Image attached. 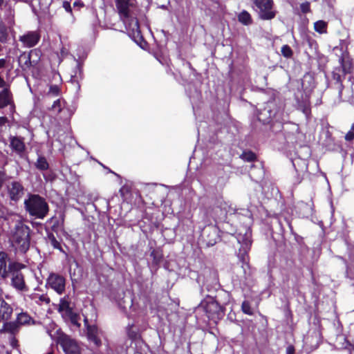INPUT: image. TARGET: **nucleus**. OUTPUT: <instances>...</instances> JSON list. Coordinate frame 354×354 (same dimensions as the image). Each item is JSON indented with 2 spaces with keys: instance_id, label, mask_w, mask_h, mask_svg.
Returning a JSON list of instances; mask_svg holds the SVG:
<instances>
[{
  "instance_id": "24",
  "label": "nucleus",
  "mask_w": 354,
  "mask_h": 354,
  "mask_svg": "<svg viewBox=\"0 0 354 354\" xmlns=\"http://www.w3.org/2000/svg\"><path fill=\"white\" fill-rule=\"evenodd\" d=\"M239 21L244 24L249 25L252 23V17L251 15L247 11H242L238 16Z\"/></svg>"
},
{
  "instance_id": "9",
  "label": "nucleus",
  "mask_w": 354,
  "mask_h": 354,
  "mask_svg": "<svg viewBox=\"0 0 354 354\" xmlns=\"http://www.w3.org/2000/svg\"><path fill=\"white\" fill-rule=\"evenodd\" d=\"M7 191L10 198L17 201L24 195V187L18 181H12L7 185Z\"/></svg>"
},
{
  "instance_id": "27",
  "label": "nucleus",
  "mask_w": 354,
  "mask_h": 354,
  "mask_svg": "<svg viewBox=\"0 0 354 354\" xmlns=\"http://www.w3.org/2000/svg\"><path fill=\"white\" fill-rule=\"evenodd\" d=\"M3 324V330L11 333H14L17 330L18 324L16 322H5Z\"/></svg>"
},
{
  "instance_id": "32",
  "label": "nucleus",
  "mask_w": 354,
  "mask_h": 354,
  "mask_svg": "<svg viewBox=\"0 0 354 354\" xmlns=\"http://www.w3.org/2000/svg\"><path fill=\"white\" fill-rule=\"evenodd\" d=\"M345 139L348 141L354 140V124L352 125L351 131L345 136Z\"/></svg>"
},
{
  "instance_id": "28",
  "label": "nucleus",
  "mask_w": 354,
  "mask_h": 354,
  "mask_svg": "<svg viewBox=\"0 0 354 354\" xmlns=\"http://www.w3.org/2000/svg\"><path fill=\"white\" fill-rule=\"evenodd\" d=\"M241 310L243 312V313H245L246 315H253V310L250 306V303L248 301H244L242 303Z\"/></svg>"
},
{
  "instance_id": "19",
  "label": "nucleus",
  "mask_w": 354,
  "mask_h": 354,
  "mask_svg": "<svg viewBox=\"0 0 354 354\" xmlns=\"http://www.w3.org/2000/svg\"><path fill=\"white\" fill-rule=\"evenodd\" d=\"M30 298L37 304L41 305L43 304H48L50 301L49 298L46 295H39L34 293L30 295Z\"/></svg>"
},
{
  "instance_id": "21",
  "label": "nucleus",
  "mask_w": 354,
  "mask_h": 354,
  "mask_svg": "<svg viewBox=\"0 0 354 354\" xmlns=\"http://www.w3.org/2000/svg\"><path fill=\"white\" fill-rule=\"evenodd\" d=\"M206 231H208L209 232V235L211 236V238L207 241V245H214L218 239L216 229L214 227L209 226L206 229Z\"/></svg>"
},
{
  "instance_id": "4",
  "label": "nucleus",
  "mask_w": 354,
  "mask_h": 354,
  "mask_svg": "<svg viewBox=\"0 0 354 354\" xmlns=\"http://www.w3.org/2000/svg\"><path fill=\"white\" fill-rule=\"evenodd\" d=\"M250 236L251 233L250 229L245 227L243 229V233H242V232H237L236 236L237 241L241 245V248L239 250L238 257L239 259L246 265L248 261L247 252L250 250V247L251 245Z\"/></svg>"
},
{
  "instance_id": "17",
  "label": "nucleus",
  "mask_w": 354,
  "mask_h": 354,
  "mask_svg": "<svg viewBox=\"0 0 354 354\" xmlns=\"http://www.w3.org/2000/svg\"><path fill=\"white\" fill-rule=\"evenodd\" d=\"M10 102V93L8 89H4L0 93V109L6 106Z\"/></svg>"
},
{
  "instance_id": "7",
  "label": "nucleus",
  "mask_w": 354,
  "mask_h": 354,
  "mask_svg": "<svg viewBox=\"0 0 354 354\" xmlns=\"http://www.w3.org/2000/svg\"><path fill=\"white\" fill-rule=\"evenodd\" d=\"M56 343L62 346L66 354H80V350L77 343L64 333L58 336Z\"/></svg>"
},
{
  "instance_id": "38",
  "label": "nucleus",
  "mask_w": 354,
  "mask_h": 354,
  "mask_svg": "<svg viewBox=\"0 0 354 354\" xmlns=\"http://www.w3.org/2000/svg\"><path fill=\"white\" fill-rule=\"evenodd\" d=\"M8 12H9V14L8 15L7 20H8V24H11L12 23V19H13L14 14L11 9H9Z\"/></svg>"
},
{
  "instance_id": "29",
  "label": "nucleus",
  "mask_w": 354,
  "mask_h": 354,
  "mask_svg": "<svg viewBox=\"0 0 354 354\" xmlns=\"http://www.w3.org/2000/svg\"><path fill=\"white\" fill-rule=\"evenodd\" d=\"M281 51L282 55L286 58H290L292 55V50L288 45H283Z\"/></svg>"
},
{
  "instance_id": "2",
  "label": "nucleus",
  "mask_w": 354,
  "mask_h": 354,
  "mask_svg": "<svg viewBox=\"0 0 354 354\" xmlns=\"http://www.w3.org/2000/svg\"><path fill=\"white\" fill-rule=\"evenodd\" d=\"M30 228L21 223L16 225L10 240L17 252L25 253L28 250L30 245Z\"/></svg>"
},
{
  "instance_id": "36",
  "label": "nucleus",
  "mask_w": 354,
  "mask_h": 354,
  "mask_svg": "<svg viewBox=\"0 0 354 354\" xmlns=\"http://www.w3.org/2000/svg\"><path fill=\"white\" fill-rule=\"evenodd\" d=\"M51 244L55 248H59L60 244L54 236L50 238Z\"/></svg>"
},
{
  "instance_id": "22",
  "label": "nucleus",
  "mask_w": 354,
  "mask_h": 354,
  "mask_svg": "<svg viewBox=\"0 0 354 354\" xmlns=\"http://www.w3.org/2000/svg\"><path fill=\"white\" fill-rule=\"evenodd\" d=\"M65 106V102L63 100L58 99L54 102V103L52 105V110L57 113H60L62 111H65L64 110Z\"/></svg>"
},
{
  "instance_id": "34",
  "label": "nucleus",
  "mask_w": 354,
  "mask_h": 354,
  "mask_svg": "<svg viewBox=\"0 0 354 354\" xmlns=\"http://www.w3.org/2000/svg\"><path fill=\"white\" fill-rule=\"evenodd\" d=\"M63 8L65 9V10L69 13H72V8L71 6V3L68 1H64L63 2Z\"/></svg>"
},
{
  "instance_id": "39",
  "label": "nucleus",
  "mask_w": 354,
  "mask_h": 354,
  "mask_svg": "<svg viewBox=\"0 0 354 354\" xmlns=\"http://www.w3.org/2000/svg\"><path fill=\"white\" fill-rule=\"evenodd\" d=\"M286 354H295V348L292 346H288L286 348Z\"/></svg>"
},
{
  "instance_id": "3",
  "label": "nucleus",
  "mask_w": 354,
  "mask_h": 354,
  "mask_svg": "<svg viewBox=\"0 0 354 354\" xmlns=\"http://www.w3.org/2000/svg\"><path fill=\"white\" fill-rule=\"evenodd\" d=\"M26 211L37 218H44L48 212V205L46 201L39 195H30L24 201Z\"/></svg>"
},
{
  "instance_id": "8",
  "label": "nucleus",
  "mask_w": 354,
  "mask_h": 354,
  "mask_svg": "<svg viewBox=\"0 0 354 354\" xmlns=\"http://www.w3.org/2000/svg\"><path fill=\"white\" fill-rule=\"evenodd\" d=\"M65 285L64 277L57 274L51 273L47 279V286L59 295H62L64 292Z\"/></svg>"
},
{
  "instance_id": "26",
  "label": "nucleus",
  "mask_w": 354,
  "mask_h": 354,
  "mask_svg": "<svg viewBox=\"0 0 354 354\" xmlns=\"http://www.w3.org/2000/svg\"><path fill=\"white\" fill-rule=\"evenodd\" d=\"M327 24L324 21L319 20L314 24V28L316 32L323 34L326 32Z\"/></svg>"
},
{
  "instance_id": "10",
  "label": "nucleus",
  "mask_w": 354,
  "mask_h": 354,
  "mask_svg": "<svg viewBox=\"0 0 354 354\" xmlns=\"http://www.w3.org/2000/svg\"><path fill=\"white\" fill-rule=\"evenodd\" d=\"M40 39L39 34L36 31H30L19 37L24 47L31 48L37 45Z\"/></svg>"
},
{
  "instance_id": "30",
  "label": "nucleus",
  "mask_w": 354,
  "mask_h": 354,
  "mask_svg": "<svg viewBox=\"0 0 354 354\" xmlns=\"http://www.w3.org/2000/svg\"><path fill=\"white\" fill-rule=\"evenodd\" d=\"M299 109L306 116L310 113V104L308 102H305L303 104L299 105Z\"/></svg>"
},
{
  "instance_id": "37",
  "label": "nucleus",
  "mask_w": 354,
  "mask_h": 354,
  "mask_svg": "<svg viewBox=\"0 0 354 354\" xmlns=\"http://www.w3.org/2000/svg\"><path fill=\"white\" fill-rule=\"evenodd\" d=\"M301 9L303 12H307L310 10V6L308 3H304L301 5Z\"/></svg>"
},
{
  "instance_id": "41",
  "label": "nucleus",
  "mask_w": 354,
  "mask_h": 354,
  "mask_svg": "<svg viewBox=\"0 0 354 354\" xmlns=\"http://www.w3.org/2000/svg\"><path fill=\"white\" fill-rule=\"evenodd\" d=\"M6 63V59H0V68L4 67L5 64Z\"/></svg>"
},
{
  "instance_id": "31",
  "label": "nucleus",
  "mask_w": 354,
  "mask_h": 354,
  "mask_svg": "<svg viewBox=\"0 0 354 354\" xmlns=\"http://www.w3.org/2000/svg\"><path fill=\"white\" fill-rule=\"evenodd\" d=\"M242 156L243 160L248 162L253 161L256 158L255 154L252 152H245L242 155Z\"/></svg>"
},
{
  "instance_id": "35",
  "label": "nucleus",
  "mask_w": 354,
  "mask_h": 354,
  "mask_svg": "<svg viewBox=\"0 0 354 354\" xmlns=\"http://www.w3.org/2000/svg\"><path fill=\"white\" fill-rule=\"evenodd\" d=\"M59 93V88L57 86H51L49 89V93L53 95H57Z\"/></svg>"
},
{
  "instance_id": "18",
  "label": "nucleus",
  "mask_w": 354,
  "mask_h": 354,
  "mask_svg": "<svg viewBox=\"0 0 354 354\" xmlns=\"http://www.w3.org/2000/svg\"><path fill=\"white\" fill-rule=\"evenodd\" d=\"M220 308H221L217 302L212 301L207 305L205 310L207 313V316L210 317H212L214 313H218L220 310Z\"/></svg>"
},
{
  "instance_id": "15",
  "label": "nucleus",
  "mask_w": 354,
  "mask_h": 354,
  "mask_svg": "<svg viewBox=\"0 0 354 354\" xmlns=\"http://www.w3.org/2000/svg\"><path fill=\"white\" fill-rule=\"evenodd\" d=\"M10 145L12 148L17 153H21L24 151L25 145L23 141L17 137H13L10 140Z\"/></svg>"
},
{
  "instance_id": "14",
  "label": "nucleus",
  "mask_w": 354,
  "mask_h": 354,
  "mask_svg": "<svg viewBox=\"0 0 354 354\" xmlns=\"http://www.w3.org/2000/svg\"><path fill=\"white\" fill-rule=\"evenodd\" d=\"M8 257L7 253L0 252V276L2 278H6L10 270L9 265L8 266Z\"/></svg>"
},
{
  "instance_id": "20",
  "label": "nucleus",
  "mask_w": 354,
  "mask_h": 354,
  "mask_svg": "<svg viewBox=\"0 0 354 354\" xmlns=\"http://www.w3.org/2000/svg\"><path fill=\"white\" fill-rule=\"evenodd\" d=\"M31 322L33 323V321L30 316L26 313H21L18 315L17 323L19 325L30 324Z\"/></svg>"
},
{
  "instance_id": "46",
  "label": "nucleus",
  "mask_w": 354,
  "mask_h": 354,
  "mask_svg": "<svg viewBox=\"0 0 354 354\" xmlns=\"http://www.w3.org/2000/svg\"><path fill=\"white\" fill-rule=\"evenodd\" d=\"M124 187H122V188L120 189V192L121 194H123V192H124Z\"/></svg>"
},
{
  "instance_id": "45",
  "label": "nucleus",
  "mask_w": 354,
  "mask_h": 354,
  "mask_svg": "<svg viewBox=\"0 0 354 354\" xmlns=\"http://www.w3.org/2000/svg\"><path fill=\"white\" fill-rule=\"evenodd\" d=\"M242 263H243L242 267L243 268V270H245V268H244V266H248V263H247V265L243 262H242Z\"/></svg>"
},
{
  "instance_id": "43",
  "label": "nucleus",
  "mask_w": 354,
  "mask_h": 354,
  "mask_svg": "<svg viewBox=\"0 0 354 354\" xmlns=\"http://www.w3.org/2000/svg\"><path fill=\"white\" fill-rule=\"evenodd\" d=\"M4 84L3 80L0 77V87L3 86Z\"/></svg>"
},
{
  "instance_id": "1",
  "label": "nucleus",
  "mask_w": 354,
  "mask_h": 354,
  "mask_svg": "<svg viewBox=\"0 0 354 354\" xmlns=\"http://www.w3.org/2000/svg\"><path fill=\"white\" fill-rule=\"evenodd\" d=\"M115 5L128 35L137 43L142 41L138 21L134 16L135 0H115Z\"/></svg>"
},
{
  "instance_id": "13",
  "label": "nucleus",
  "mask_w": 354,
  "mask_h": 354,
  "mask_svg": "<svg viewBox=\"0 0 354 354\" xmlns=\"http://www.w3.org/2000/svg\"><path fill=\"white\" fill-rule=\"evenodd\" d=\"M84 324L87 328V335L90 340L93 342L95 345L99 346L101 344V341L98 337V329L95 325H88V319L86 317L84 318Z\"/></svg>"
},
{
  "instance_id": "6",
  "label": "nucleus",
  "mask_w": 354,
  "mask_h": 354,
  "mask_svg": "<svg viewBox=\"0 0 354 354\" xmlns=\"http://www.w3.org/2000/svg\"><path fill=\"white\" fill-rule=\"evenodd\" d=\"M254 3L255 10L261 19L270 20L275 17L272 0H254Z\"/></svg>"
},
{
  "instance_id": "25",
  "label": "nucleus",
  "mask_w": 354,
  "mask_h": 354,
  "mask_svg": "<svg viewBox=\"0 0 354 354\" xmlns=\"http://www.w3.org/2000/svg\"><path fill=\"white\" fill-rule=\"evenodd\" d=\"M35 166L38 169L44 171L48 169L49 165L45 157L39 156L35 162Z\"/></svg>"
},
{
  "instance_id": "47",
  "label": "nucleus",
  "mask_w": 354,
  "mask_h": 354,
  "mask_svg": "<svg viewBox=\"0 0 354 354\" xmlns=\"http://www.w3.org/2000/svg\"><path fill=\"white\" fill-rule=\"evenodd\" d=\"M1 293H2V290H1V289L0 288V296L1 295Z\"/></svg>"
},
{
  "instance_id": "5",
  "label": "nucleus",
  "mask_w": 354,
  "mask_h": 354,
  "mask_svg": "<svg viewBox=\"0 0 354 354\" xmlns=\"http://www.w3.org/2000/svg\"><path fill=\"white\" fill-rule=\"evenodd\" d=\"M24 267L22 264L19 263H9L10 272L12 274L11 284L15 289L19 291H26L28 290L24 275L20 272V270Z\"/></svg>"
},
{
  "instance_id": "42",
  "label": "nucleus",
  "mask_w": 354,
  "mask_h": 354,
  "mask_svg": "<svg viewBox=\"0 0 354 354\" xmlns=\"http://www.w3.org/2000/svg\"><path fill=\"white\" fill-rule=\"evenodd\" d=\"M7 119L5 117H0V125L5 124Z\"/></svg>"
},
{
  "instance_id": "40",
  "label": "nucleus",
  "mask_w": 354,
  "mask_h": 354,
  "mask_svg": "<svg viewBox=\"0 0 354 354\" xmlns=\"http://www.w3.org/2000/svg\"><path fill=\"white\" fill-rule=\"evenodd\" d=\"M73 6H74L75 7H76V6H78V7H82V6H84V4H83V3H82L81 1L77 0V1H75L74 2Z\"/></svg>"
},
{
  "instance_id": "12",
  "label": "nucleus",
  "mask_w": 354,
  "mask_h": 354,
  "mask_svg": "<svg viewBox=\"0 0 354 354\" xmlns=\"http://www.w3.org/2000/svg\"><path fill=\"white\" fill-rule=\"evenodd\" d=\"M12 308L3 299H0V323H5L11 317Z\"/></svg>"
},
{
  "instance_id": "33",
  "label": "nucleus",
  "mask_w": 354,
  "mask_h": 354,
  "mask_svg": "<svg viewBox=\"0 0 354 354\" xmlns=\"http://www.w3.org/2000/svg\"><path fill=\"white\" fill-rule=\"evenodd\" d=\"M6 180V174L4 171L0 169V189L3 187Z\"/></svg>"
},
{
  "instance_id": "44",
  "label": "nucleus",
  "mask_w": 354,
  "mask_h": 354,
  "mask_svg": "<svg viewBox=\"0 0 354 354\" xmlns=\"http://www.w3.org/2000/svg\"><path fill=\"white\" fill-rule=\"evenodd\" d=\"M4 3V0H0V8H1V7L3 6Z\"/></svg>"
},
{
  "instance_id": "23",
  "label": "nucleus",
  "mask_w": 354,
  "mask_h": 354,
  "mask_svg": "<svg viewBox=\"0 0 354 354\" xmlns=\"http://www.w3.org/2000/svg\"><path fill=\"white\" fill-rule=\"evenodd\" d=\"M59 311L61 313L62 316L67 314L68 311H73L69 306L68 301L65 298L61 299L60 300Z\"/></svg>"
},
{
  "instance_id": "11",
  "label": "nucleus",
  "mask_w": 354,
  "mask_h": 354,
  "mask_svg": "<svg viewBox=\"0 0 354 354\" xmlns=\"http://www.w3.org/2000/svg\"><path fill=\"white\" fill-rule=\"evenodd\" d=\"M44 328L48 335L55 342L58 339V336L63 334L53 321L47 320V322L44 323Z\"/></svg>"
},
{
  "instance_id": "16",
  "label": "nucleus",
  "mask_w": 354,
  "mask_h": 354,
  "mask_svg": "<svg viewBox=\"0 0 354 354\" xmlns=\"http://www.w3.org/2000/svg\"><path fill=\"white\" fill-rule=\"evenodd\" d=\"M66 321L70 322L73 326L79 328L80 324L79 323V316L73 311H68V313L62 316Z\"/></svg>"
}]
</instances>
